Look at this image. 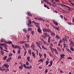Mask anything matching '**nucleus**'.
Wrapping results in <instances>:
<instances>
[{
    "label": "nucleus",
    "instance_id": "f257e3e1",
    "mask_svg": "<svg viewBox=\"0 0 74 74\" xmlns=\"http://www.w3.org/2000/svg\"><path fill=\"white\" fill-rule=\"evenodd\" d=\"M12 45L13 49H19L17 52V53L18 54H20L21 49V48L20 46H19L16 45H14L13 44H12Z\"/></svg>",
    "mask_w": 74,
    "mask_h": 74
},
{
    "label": "nucleus",
    "instance_id": "f03ea898",
    "mask_svg": "<svg viewBox=\"0 0 74 74\" xmlns=\"http://www.w3.org/2000/svg\"><path fill=\"white\" fill-rule=\"evenodd\" d=\"M32 22L30 20H28V23H27L26 24L29 26V27H33V25L32 24ZM33 22L32 23H33Z\"/></svg>",
    "mask_w": 74,
    "mask_h": 74
},
{
    "label": "nucleus",
    "instance_id": "7ed1b4c3",
    "mask_svg": "<svg viewBox=\"0 0 74 74\" xmlns=\"http://www.w3.org/2000/svg\"><path fill=\"white\" fill-rule=\"evenodd\" d=\"M42 31L44 32H50L51 31L50 29H48V28L47 29L46 28H43L42 29Z\"/></svg>",
    "mask_w": 74,
    "mask_h": 74
},
{
    "label": "nucleus",
    "instance_id": "20e7f679",
    "mask_svg": "<svg viewBox=\"0 0 74 74\" xmlns=\"http://www.w3.org/2000/svg\"><path fill=\"white\" fill-rule=\"evenodd\" d=\"M23 66L25 68H27L28 69H30L32 67V65H30L29 66H27V65H26L25 64L23 65Z\"/></svg>",
    "mask_w": 74,
    "mask_h": 74
},
{
    "label": "nucleus",
    "instance_id": "39448f33",
    "mask_svg": "<svg viewBox=\"0 0 74 74\" xmlns=\"http://www.w3.org/2000/svg\"><path fill=\"white\" fill-rule=\"evenodd\" d=\"M37 31L38 32H39V33H40V34H42V30L40 28V27H39L38 25V28L37 29Z\"/></svg>",
    "mask_w": 74,
    "mask_h": 74
},
{
    "label": "nucleus",
    "instance_id": "423d86ee",
    "mask_svg": "<svg viewBox=\"0 0 74 74\" xmlns=\"http://www.w3.org/2000/svg\"><path fill=\"white\" fill-rule=\"evenodd\" d=\"M31 47L32 49L33 50H35V49H34L35 46L34 45V44L33 43H32V44Z\"/></svg>",
    "mask_w": 74,
    "mask_h": 74
},
{
    "label": "nucleus",
    "instance_id": "0eeeda50",
    "mask_svg": "<svg viewBox=\"0 0 74 74\" xmlns=\"http://www.w3.org/2000/svg\"><path fill=\"white\" fill-rule=\"evenodd\" d=\"M3 45H6V43H0V48L1 51L3 50V49L1 46H3Z\"/></svg>",
    "mask_w": 74,
    "mask_h": 74
},
{
    "label": "nucleus",
    "instance_id": "6e6552de",
    "mask_svg": "<svg viewBox=\"0 0 74 74\" xmlns=\"http://www.w3.org/2000/svg\"><path fill=\"white\" fill-rule=\"evenodd\" d=\"M32 22L33 23H34L35 25H36V27H37L38 28L39 27V25L38 23H36V22H35V21H32Z\"/></svg>",
    "mask_w": 74,
    "mask_h": 74
},
{
    "label": "nucleus",
    "instance_id": "1a4fd4ad",
    "mask_svg": "<svg viewBox=\"0 0 74 74\" xmlns=\"http://www.w3.org/2000/svg\"><path fill=\"white\" fill-rule=\"evenodd\" d=\"M26 39L27 40H29L30 38V35H26Z\"/></svg>",
    "mask_w": 74,
    "mask_h": 74
},
{
    "label": "nucleus",
    "instance_id": "9d476101",
    "mask_svg": "<svg viewBox=\"0 0 74 74\" xmlns=\"http://www.w3.org/2000/svg\"><path fill=\"white\" fill-rule=\"evenodd\" d=\"M25 47H26V48H29V44H28V43H25Z\"/></svg>",
    "mask_w": 74,
    "mask_h": 74
},
{
    "label": "nucleus",
    "instance_id": "9b49d317",
    "mask_svg": "<svg viewBox=\"0 0 74 74\" xmlns=\"http://www.w3.org/2000/svg\"><path fill=\"white\" fill-rule=\"evenodd\" d=\"M51 31H50V33H51V36H52L53 35L54 36H55V33H54L53 32H52V31H51Z\"/></svg>",
    "mask_w": 74,
    "mask_h": 74
},
{
    "label": "nucleus",
    "instance_id": "f8f14e48",
    "mask_svg": "<svg viewBox=\"0 0 74 74\" xmlns=\"http://www.w3.org/2000/svg\"><path fill=\"white\" fill-rule=\"evenodd\" d=\"M34 19L36 20H42V19L38 17H34Z\"/></svg>",
    "mask_w": 74,
    "mask_h": 74
},
{
    "label": "nucleus",
    "instance_id": "ddd939ff",
    "mask_svg": "<svg viewBox=\"0 0 74 74\" xmlns=\"http://www.w3.org/2000/svg\"><path fill=\"white\" fill-rule=\"evenodd\" d=\"M62 6H64L65 7V8H69V9H70L71 8L70 7H69V6H66V5H61Z\"/></svg>",
    "mask_w": 74,
    "mask_h": 74
},
{
    "label": "nucleus",
    "instance_id": "4468645a",
    "mask_svg": "<svg viewBox=\"0 0 74 74\" xmlns=\"http://www.w3.org/2000/svg\"><path fill=\"white\" fill-rule=\"evenodd\" d=\"M40 41H39L38 42H36V44L39 47V45H40Z\"/></svg>",
    "mask_w": 74,
    "mask_h": 74
},
{
    "label": "nucleus",
    "instance_id": "2eb2a0df",
    "mask_svg": "<svg viewBox=\"0 0 74 74\" xmlns=\"http://www.w3.org/2000/svg\"><path fill=\"white\" fill-rule=\"evenodd\" d=\"M19 69H21V70H22V69L23 68V65H21V66H19Z\"/></svg>",
    "mask_w": 74,
    "mask_h": 74
},
{
    "label": "nucleus",
    "instance_id": "dca6fc26",
    "mask_svg": "<svg viewBox=\"0 0 74 74\" xmlns=\"http://www.w3.org/2000/svg\"><path fill=\"white\" fill-rule=\"evenodd\" d=\"M12 58V57H9V58H8V59L6 60V62H9L10 60Z\"/></svg>",
    "mask_w": 74,
    "mask_h": 74
},
{
    "label": "nucleus",
    "instance_id": "f3484780",
    "mask_svg": "<svg viewBox=\"0 0 74 74\" xmlns=\"http://www.w3.org/2000/svg\"><path fill=\"white\" fill-rule=\"evenodd\" d=\"M43 62L44 61V59H42V58H41L40 60H38V62Z\"/></svg>",
    "mask_w": 74,
    "mask_h": 74
},
{
    "label": "nucleus",
    "instance_id": "a211bd4d",
    "mask_svg": "<svg viewBox=\"0 0 74 74\" xmlns=\"http://www.w3.org/2000/svg\"><path fill=\"white\" fill-rule=\"evenodd\" d=\"M19 43H21L22 44H23V43H26L25 41H21L20 42H19Z\"/></svg>",
    "mask_w": 74,
    "mask_h": 74
},
{
    "label": "nucleus",
    "instance_id": "6ab92c4d",
    "mask_svg": "<svg viewBox=\"0 0 74 74\" xmlns=\"http://www.w3.org/2000/svg\"><path fill=\"white\" fill-rule=\"evenodd\" d=\"M28 53L30 54V55H32V51L31 49H29L28 50Z\"/></svg>",
    "mask_w": 74,
    "mask_h": 74
},
{
    "label": "nucleus",
    "instance_id": "aec40b11",
    "mask_svg": "<svg viewBox=\"0 0 74 74\" xmlns=\"http://www.w3.org/2000/svg\"><path fill=\"white\" fill-rule=\"evenodd\" d=\"M70 45H71L72 47H74V43L73 42H72V43H70Z\"/></svg>",
    "mask_w": 74,
    "mask_h": 74
},
{
    "label": "nucleus",
    "instance_id": "412c9836",
    "mask_svg": "<svg viewBox=\"0 0 74 74\" xmlns=\"http://www.w3.org/2000/svg\"><path fill=\"white\" fill-rule=\"evenodd\" d=\"M32 56L34 57V58H35V54L34 53V52H33L32 53Z\"/></svg>",
    "mask_w": 74,
    "mask_h": 74
},
{
    "label": "nucleus",
    "instance_id": "4be33fe9",
    "mask_svg": "<svg viewBox=\"0 0 74 74\" xmlns=\"http://www.w3.org/2000/svg\"><path fill=\"white\" fill-rule=\"evenodd\" d=\"M50 39H51V38L49 35V38H48V42L49 43H50Z\"/></svg>",
    "mask_w": 74,
    "mask_h": 74
},
{
    "label": "nucleus",
    "instance_id": "5701e85b",
    "mask_svg": "<svg viewBox=\"0 0 74 74\" xmlns=\"http://www.w3.org/2000/svg\"><path fill=\"white\" fill-rule=\"evenodd\" d=\"M64 56H65V54H62L60 55V57H64Z\"/></svg>",
    "mask_w": 74,
    "mask_h": 74
},
{
    "label": "nucleus",
    "instance_id": "b1692460",
    "mask_svg": "<svg viewBox=\"0 0 74 74\" xmlns=\"http://www.w3.org/2000/svg\"><path fill=\"white\" fill-rule=\"evenodd\" d=\"M27 13L28 14L29 16H31V17H32V15L30 13H29V12H27Z\"/></svg>",
    "mask_w": 74,
    "mask_h": 74
},
{
    "label": "nucleus",
    "instance_id": "393cba45",
    "mask_svg": "<svg viewBox=\"0 0 74 74\" xmlns=\"http://www.w3.org/2000/svg\"><path fill=\"white\" fill-rule=\"evenodd\" d=\"M30 57H28L27 58V61H28L29 62H30Z\"/></svg>",
    "mask_w": 74,
    "mask_h": 74
},
{
    "label": "nucleus",
    "instance_id": "a878e982",
    "mask_svg": "<svg viewBox=\"0 0 74 74\" xmlns=\"http://www.w3.org/2000/svg\"><path fill=\"white\" fill-rule=\"evenodd\" d=\"M42 49H44V50H47V48H46V47H45V46H42Z\"/></svg>",
    "mask_w": 74,
    "mask_h": 74
},
{
    "label": "nucleus",
    "instance_id": "bb28decb",
    "mask_svg": "<svg viewBox=\"0 0 74 74\" xmlns=\"http://www.w3.org/2000/svg\"><path fill=\"white\" fill-rule=\"evenodd\" d=\"M71 47L70 50H71V51H74V49L73 47Z\"/></svg>",
    "mask_w": 74,
    "mask_h": 74
},
{
    "label": "nucleus",
    "instance_id": "cd10ccee",
    "mask_svg": "<svg viewBox=\"0 0 74 74\" xmlns=\"http://www.w3.org/2000/svg\"><path fill=\"white\" fill-rule=\"evenodd\" d=\"M49 63V61H46V65H48Z\"/></svg>",
    "mask_w": 74,
    "mask_h": 74
},
{
    "label": "nucleus",
    "instance_id": "c85d7f7f",
    "mask_svg": "<svg viewBox=\"0 0 74 74\" xmlns=\"http://www.w3.org/2000/svg\"><path fill=\"white\" fill-rule=\"evenodd\" d=\"M32 28H28V29H27V31H32Z\"/></svg>",
    "mask_w": 74,
    "mask_h": 74
},
{
    "label": "nucleus",
    "instance_id": "c756f323",
    "mask_svg": "<svg viewBox=\"0 0 74 74\" xmlns=\"http://www.w3.org/2000/svg\"><path fill=\"white\" fill-rule=\"evenodd\" d=\"M44 56L45 58H46L47 57V55L46 54H45V53H44Z\"/></svg>",
    "mask_w": 74,
    "mask_h": 74
},
{
    "label": "nucleus",
    "instance_id": "7c9ffc66",
    "mask_svg": "<svg viewBox=\"0 0 74 74\" xmlns=\"http://www.w3.org/2000/svg\"><path fill=\"white\" fill-rule=\"evenodd\" d=\"M7 58V56H5V57H3L4 60H5Z\"/></svg>",
    "mask_w": 74,
    "mask_h": 74
},
{
    "label": "nucleus",
    "instance_id": "2f4dec72",
    "mask_svg": "<svg viewBox=\"0 0 74 74\" xmlns=\"http://www.w3.org/2000/svg\"><path fill=\"white\" fill-rule=\"evenodd\" d=\"M7 43H8V44H11L12 43V42L11 41H9V42H6Z\"/></svg>",
    "mask_w": 74,
    "mask_h": 74
},
{
    "label": "nucleus",
    "instance_id": "473e14b6",
    "mask_svg": "<svg viewBox=\"0 0 74 74\" xmlns=\"http://www.w3.org/2000/svg\"><path fill=\"white\" fill-rule=\"evenodd\" d=\"M39 56H40V58H41L42 56V54H41L40 53H39Z\"/></svg>",
    "mask_w": 74,
    "mask_h": 74
},
{
    "label": "nucleus",
    "instance_id": "72a5a7b5",
    "mask_svg": "<svg viewBox=\"0 0 74 74\" xmlns=\"http://www.w3.org/2000/svg\"><path fill=\"white\" fill-rule=\"evenodd\" d=\"M53 23H54V24L55 25H58V24L57 23V22H55V21L53 22Z\"/></svg>",
    "mask_w": 74,
    "mask_h": 74
},
{
    "label": "nucleus",
    "instance_id": "f704fd0d",
    "mask_svg": "<svg viewBox=\"0 0 74 74\" xmlns=\"http://www.w3.org/2000/svg\"><path fill=\"white\" fill-rule=\"evenodd\" d=\"M53 61L52 60H51V61H50V64L51 65H51H52V64H53Z\"/></svg>",
    "mask_w": 74,
    "mask_h": 74
},
{
    "label": "nucleus",
    "instance_id": "c9c22d12",
    "mask_svg": "<svg viewBox=\"0 0 74 74\" xmlns=\"http://www.w3.org/2000/svg\"><path fill=\"white\" fill-rule=\"evenodd\" d=\"M52 4H53V5H56V2H54V1H53V2H52Z\"/></svg>",
    "mask_w": 74,
    "mask_h": 74
},
{
    "label": "nucleus",
    "instance_id": "e433bc0d",
    "mask_svg": "<svg viewBox=\"0 0 74 74\" xmlns=\"http://www.w3.org/2000/svg\"><path fill=\"white\" fill-rule=\"evenodd\" d=\"M56 38H57V39H60V36H58V35H56Z\"/></svg>",
    "mask_w": 74,
    "mask_h": 74
},
{
    "label": "nucleus",
    "instance_id": "4c0bfd02",
    "mask_svg": "<svg viewBox=\"0 0 74 74\" xmlns=\"http://www.w3.org/2000/svg\"><path fill=\"white\" fill-rule=\"evenodd\" d=\"M12 56V53H10V54L9 55V57H11V56Z\"/></svg>",
    "mask_w": 74,
    "mask_h": 74
},
{
    "label": "nucleus",
    "instance_id": "58836bf2",
    "mask_svg": "<svg viewBox=\"0 0 74 74\" xmlns=\"http://www.w3.org/2000/svg\"><path fill=\"white\" fill-rule=\"evenodd\" d=\"M56 29L57 30H58V31H59V27H56Z\"/></svg>",
    "mask_w": 74,
    "mask_h": 74
},
{
    "label": "nucleus",
    "instance_id": "ea45409f",
    "mask_svg": "<svg viewBox=\"0 0 74 74\" xmlns=\"http://www.w3.org/2000/svg\"><path fill=\"white\" fill-rule=\"evenodd\" d=\"M26 64L27 65H29V64L28 62V61H26Z\"/></svg>",
    "mask_w": 74,
    "mask_h": 74
},
{
    "label": "nucleus",
    "instance_id": "a19ab883",
    "mask_svg": "<svg viewBox=\"0 0 74 74\" xmlns=\"http://www.w3.org/2000/svg\"><path fill=\"white\" fill-rule=\"evenodd\" d=\"M23 31L25 32H26V33H27V30H26V29H23Z\"/></svg>",
    "mask_w": 74,
    "mask_h": 74
},
{
    "label": "nucleus",
    "instance_id": "79ce46f5",
    "mask_svg": "<svg viewBox=\"0 0 74 74\" xmlns=\"http://www.w3.org/2000/svg\"><path fill=\"white\" fill-rule=\"evenodd\" d=\"M66 41V42H67V39L66 38V37H65V41Z\"/></svg>",
    "mask_w": 74,
    "mask_h": 74
},
{
    "label": "nucleus",
    "instance_id": "37998d69",
    "mask_svg": "<svg viewBox=\"0 0 74 74\" xmlns=\"http://www.w3.org/2000/svg\"><path fill=\"white\" fill-rule=\"evenodd\" d=\"M47 33H44V34L45 35V36H46V37H47Z\"/></svg>",
    "mask_w": 74,
    "mask_h": 74
},
{
    "label": "nucleus",
    "instance_id": "c03bdc74",
    "mask_svg": "<svg viewBox=\"0 0 74 74\" xmlns=\"http://www.w3.org/2000/svg\"><path fill=\"white\" fill-rule=\"evenodd\" d=\"M9 66V65H8L6 64V68H8Z\"/></svg>",
    "mask_w": 74,
    "mask_h": 74
},
{
    "label": "nucleus",
    "instance_id": "a18cd8bd",
    "mask_svg": "<svg viewBox=\"0 0 74 74\" xmlns=\"http://www.w3.org/2000/svg\"><path fill=\"white\" fill-rule=\"evenodd\" d=\"M27 53V51H25V52L24 53V56H25L26 55V53Z\"/></svg>",
    "mask_w": 74,
    "mask_h": 74
},
{
    "label": "nucleus",
    "instance_id": "49530a36",
    "mask_svg": "<svg viewBox=\"0 0 74 74\" xmlns=\"http://www.w3.org/2000/svg\"><path fill=\"white\" fill-rule=\"evenodd\" d=\"M34 31H31V34L32 35H33V34H34Z\"/></svg>",
    "mask_w": 74,
    "mask_h": 74
},
{
    "label": "nucleus",
    "instance_id": "de8ad7c7",
    "mask_svg": "<svg viewBox=\"0 0 74 74\" xmlns=\"http://www.w3.org/2000/svg\"><path fill=\"white\" fill-rule=\"evenodd\" d=\"M4 42V39H1V42Z\"/></svg>",
    "mask_w": 74,
    "mask_h": 74
},
{
    "label": "nucleus",
    "instance_id": "09e8293b",
    "mask_svg": "<svg viewBox=\"0 0 74 74\" xmlns=\"http://www.w3.org/2000/svg\"><path fill=\"white\" fill-rule=\"evenodd\" d=\"M48 72V69H47L45 70V73H47Z\"/></svg>",
    "mask_w": 74,
    "mask_h": 74
},
{
    "label": "nucleus",
    "instance_id": "8fccbe9b",
    "mask_svg": "<svg viewBox=\"0 0 74 74\" xmlns=\"http://www.w3.org/2000/svg\"><path fill=\"white\" fill-rule=\"evenodd\" d=\"M52 26L54 29H56V27H55L54 25H52Z\"/></svg>",
    "mask_w": 74,
    "mask_h": 74
},
{
    "label": "nucleus",
    "instance_id": "3c124183",
    "mask_svg": "<svg viewBox=\"0 0 74 74\" xmlns=\"http://www.w3.org/2000/svg\"><path fill=\"white\" fill-rule=\"evenodd\" d=\"M49 47L51 49V51L52 53H53V51H52V47L50 46Z\"/></svg>",
    "mask_w": 74,
    "mask_h": 74
},
{
    "label": "nucleus",
    "instance_id": "603ef678",
    "mask_svg": "<svg viewBox=\"0 0 74 74\" xmlns=\"http://www.w3.org/2000/svg\"><path fill=\"white\" fill-rule=\"evenodd\" d=\"M47 3H48V4H49V5H50L51 6V5L50 3L49 2H48V1H47Z\"/></svg>",
    "mask_w": 74,
    "mask_h": 74
},
{
    "label": "nucleus",
    "instance_id": "864d4df0",
    "mask_svg": "<svg viewBox=\"0 0 74 74\" xmlns=\"http://www.w3.org/2000/svg\"><path fill=\"white\" fill-rule=\"evenodd\" d=\"M9 71V69H6L5 70V72H8V71Z\"/></svg>",
    "mask_w": 74,
    "mask_h": 74
},
{
    "label": "nucleus",
    "instance_id": "5fc2aeb1",
    "mask_svg": "<svg viewBox=\"0 0 74 74\" xmlns=\"http://www.w3.org/2000/svg\"><path fill=\"white\" fill-rule=\"evenodd\" d=\"M22 57H21V56H18V59H21V58Z\"/></svg>",
    "mask_w": 74,
    "mask_h": 74
},
{
    "label": "nucleus",
    "instance_id": "6e6d98bb",
    "mask_svg": "<svg viewBox=\"0 0 74 74\" xmlns=\"http://www.w3.org/2000/svg\"><path fill=\"white\" fill-rule=\"evenodd\" d=\"M36 51H37V55H38V51L37 50H36Z\"/></svg>",
    "mask_w": 74,
    "mask_h": 74
},
{
    "label": "nucleus",
    "instance_id": "4d7b16f0",
    "mask_svg": "<svg viewBox=\"0 0 74 74\" xmlns=\"http://www.w3.org/2000/svg\"><path fill=\"white\" fill-rule=\"evenodd\" d=\"M68 59H72V57H68Z\"/></svg>",
    "mask_w": 74,
    "mask_h": 74
},
{
    "label": "nucleus",
    "instance_id": "13d9d810",
    "mask_svg": "<svg viewBox=\"0 0 74 74\" xmlns=\"http://www.w3.org/2000/svg\"><path fill=\"white\" fill-rule=\"evenodd\" d=\"M4 51H6V52H8L9 51L8 50H5L4 49H3Z\"/></svg>",
    "mask_w": 74,
    "mask_h": 74
},
{
    "label": "nucleus",
    "instance_id": "bf43d9fd",
    "mask_svg": "<svg viewBox=\"0 0 74 74\" xmlns=\"http://www.w3.org/2000/svg\"><path fill=\"white\" fill-rule=\"evenodd\" d=\"M64 11H65V12H63V13H67V12H66V11L64 10Z\"/></svg>",
    "mask_w": 74,
    "mask_h": 74
},
{
    "label": "nucleus",
    "instance_id": "052dcab7",
    "mask_svg": "<svg viewBox=\"0 0 74 74\" xmlns=\"http://www.w3.org/2000/svg\"><path fill=\"white\" fill-rule=\"evenodd\" d=\"M3 66L6 68V64H4V65H3Z\"/></svg>",
    "mask_w": 74,
    "mask_h": 74
},
{
    "label": "nucleus",
    "instance_id": "680f3d73",
    "mask_svg": "<svg viewBox=\"0 0 74 74\" xmlns=\"http://www.w3.org/2000/svg\"><path fill=\"white\" fill-rule=\"evenodd\" d=\"M42 38H43L44 39H45V35L43 36H42Z\"/></svg>",
    "mask_w": 74,
    "mask_h": 74
},
{
    "label": "nucleus",
    "instance_id": "e2e57ef3",
    "mask_svg": "<svg viewBox=\"0 0 74 74\" xmlns=\"http://www.w3.org/2000/svg\"><path fill=\"white\" fill-rule=\"evenodd\" d=\"M62 42V41H61V40H60L59 41V43H60H60H61Z\"/></svg>",
    "mask_w": 74,
    "mask_h": 74
},
{
    "label": "nucleus",
    "instance_id": "0e129e2a",
    "mask_svg": "<svg viewBox=\"0 0 74 74\" xmlns=\"http://www.w3.org/2000/svg\"><path fill=\"white\" fill-rule=\"evenodd\" d=\"M60 16L61 17V18H63V16L62 15H61Z\"/></svg>",
    "mask_w": 74,
    "mask_h": 74
},
{
    "label": "nucleus",
    "instance_id": "69168bd1",
    "mask_svg": "<svg viewBox=\"0 0 74 74\" xmlns=\"http://www.w3.org/2000/svg\"><path fill=\"white\" fill-rule=\"evenodd\" d=\"M49 55H50V56H52V54H51V53H49Z\"/></svg>",
    "mask_w": 74,
    "mask_h": 74
},
{
    "label": "nucleus",
    "instance_id": "338daca9",
    "mask_svg": "<svg viewBox=\"0 0 74 74\" xmlns=\"http://www.w3.org/2000/svg\"><path fill=\"white\" fill-rule=\"evenodd\" d=\"M64 19L65 20H66V21H67L68 20V19H67V18H66V17H64Z\"/></svg>",
    "mask_w": 74,
    "mask_h": 74
},
{
    "label": "nucleus",
    "instance_id": "774afa93",
    "mask_svg": "<svg viewBox=\"0 0 74 74\" xmlns=\"http://www.w3.org/2000/svg\"><path fill=\"white\" fill-rule=\"evenodd\" d=\"M57 50H60V47H57Z\"/></svg>",
    "mask_w": 74,
    "mask_h": 74
}]
</instances>
